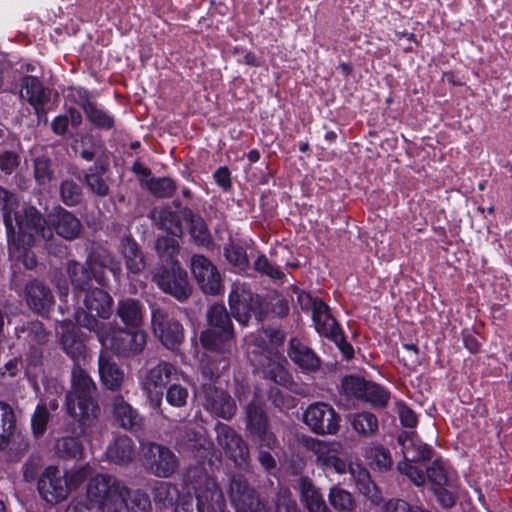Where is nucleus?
<instances>
[{
	"label": "nucleus",
	"instance_id": "59",
	"mask_svg": "<svg viewBox=\"0 0 512 512\" xmlns=\"http://www.w3.org/2000/svg\"><path fill=\"white\" fill-rule=\"evenodd\" d=\"M255 270L264 274L272 279L281 280L284 278V273L279 267L273 265L265 255L259 256L254 263Z\"/></svg>",
	"mask_w": 512,
	"mask_h": 512
},
{
	"label": "nucleus",
	"instance_id": "46",
	"mask_svg": "<svg viewBox=\"0 0 512 512\" xmlns=\"http://www.w3.org/2000/svg\"><path fill=\"white\" fill-rule=\"evenodd\" d=\"M141 185L158 198L170 197L176 190L175 182L169 177H151L143 179Z\"/></svg>",
	"mask_w": 512,
	"mask_h": 512
},
{
	"label": "nucleus",
	"instance_id": "62",
	"mask_svg": "<svg viewBox=\"0 0 512 512\" xmlns=\"http://www.w3.org/2000/svg\"><path fill=\"white\" fill-rule=\"evenodd\" d=\"M396 413L402 426L413 429L418 424L417 414L403 401L396 402Z\"/></svg>",
	"mask_w": 512,
	"mask_h": 512
},
{
	"label": "nucleus",
	"instance_id": "10",
	"mask_svg": "<svg viewBox=\"0 0 512 512\" xmlns=\"http://www.w3.org/2000/svg\"><path fill=\"white\" fill-rule=\"evenodd\" d=\"M200 342L202 346L215 354V359L208 360L207 363H212V367H219L220 372L227 369L229 366V358L235 350L234 332L224 330L219 332L214 329H207L200 335ZM206 364V362H203Z\"/></svg>",
	"mask_w": 512,
	"mask_h": 512
},
{
	"label": "nucleus",
	"instance_id": "48",
	"mask_svg": "<svg viewBox=\"0 0 512 512\" xmlns=\"http://www.w3.org/2000/svg\"><path fill=\"white\" fill-rule=\"evenodd\" d=\"M353 429L363 437L373 436L378 430V419L370 412H361L353 416Z\"/></svg>",
	"mask_w": 512,
	"mask_h": 512
},
{
	"label": "nucleus",
	"instance_id": "12",
	"mask_svg": "<svg viewBox=\"0 0 512 512\" xmlns=\"http://www.w3.org/2000/svg\"><path fill=\"white\" fill-rule=\"evenodd\" d=\"M297 301L302 310L311 311L314 327L320 336L329 338L340 329L329 306L320 298L302 291L298 293Z\"/></svg>",
	"mask_w": 512,
	"mask_h": 512
},
{
	"label": "nucleus",
	"instance_id": "16",
	"mask_svg": "<svg viewBox=\"0 0 512 512\" xmlns=\"http://www.w3.org/2000/svg\"><path fill=\"white\" fill-rule=\"evenodd\" d=\"M38 492L40 497L50 504H56L65 500L70 488L67 477L57 466H48L38 479Z\"/></svg>",
	"mask_w": 512,
	"mask_h": 512
},
{
	"label": "nucleus",
	"instance_id": "9",
	"mask_svg": "<svg viewBox=\"0 0 512 512\" xmlns=\"http://www.w3.org/2000/svg\"><path fill=\"white\" fill-rule=\"evenodd\" d=\"M305 447L315 455L316 465L323 471H334L337 474L347 472V464L340 458L344 450L341 442L308 438Z\"/></svg>",
	"mask_w": 512,
	"mask_h": 512
},
{
	"label": "nucleus",
	"instance_id": "15",
	"mask_svg": "<svg viewBox=\"0 0 512 512\" xmlns=\"http://www.w3.org/2000/svg\"><path fill=\"white\" fill-rule=\"evenodd\" d=\"M227 492L236 512H268L265 505L257 498L255 490L241 474L232 476Z\"/></svg>",
	"mask_w": 512,
	"mask_h": 512
},
{
	"label": "nucleus",
	"instance_id": "33",
	"mask_svg": "<svg viewBox=\"0 0 512 512\" xmlns=\"http://www.w3.org/2000/svg\"><path fill=\"white\" fill-rule=\"evenodd\" d=\"M135 455V444L127 435H120L113 439L106 449L107 458L117 464L126 465Z\"/></svg>",
	"mask_w": 512,
	"mask_h": 512
},
{
	"label": "nucleus",
	"instance_id": "60",
	"mask_svg": "<svg viewBox=\"0 0 512 512\" xmlns=\"http://www.w3.org/2000/svg\"><path fill=\"white\" fill-rule=\"evenodd\" d=\"M275 512H299L296 501L291 492L286 488H281L275 501Z\"/></svg>",
	"mask_w": 512,
	"mask_h": 512
},
{
	"label": "nucleus",
	"instance_id": "58",
	"mask_svg": "<svg viewBox=\"0 0 512 512\" xmlns=\"http://www.w3.org/2000/svg\"><path fill=\"white\" fill-rule=\"evenodd\" d=\"M9 247V254L12 258L17 259L20 261L25 268L27 269H33L37 265L36 256L33 252L30 251V248L32 246H28L24 244L23 242L19 243V248H17V251H11L10 245Z\"/></svg>",
	"mask_w": 512,
	"mask_h": 512
},
{
	"label": "nucleus",
	"instance_id": "25",
	"mask_svg": "<svg viewBox=\"0 0 512 512\" xmlns=\"http://www.w3.org/2000/svg\"><path fill=\"white\" fill-rule=\"evenodd\" d=\"M113 303V298L103 289L95 288L88 291L84 299V305L89 313H86L85 311L76 312V322L78 323L79 316L83 319V315H81L82 313L92 316L93 318L95 317L92 313H95L96 316L102 319H108L112 314Z\"/></svg>",
	"mask_w": 512,
	"mask_h": 512
},
{
	"label": "nucleus",
	"instance_id": "55",
	"mask_svg": "<svg viewBox=\"0 0 512 512\" xmlns=\"http://www.w3.org/2000/svg\"><path fill=\"white\" fill-rule=\"evenodd\" d=\"M426 477L435 487L449 486L450 477L447 465L441 460H435L426 471Z\"/></svg>",
	"mask_w": 512,
	"mask_h": 512
},
{
	"label": "nucleus",
	"instance_id": "7",
	"mask_svg": "<svg viewBox=\"0 0 512 512\" xmlns=\"http://www.w3.org/2000/svg\"><path fill=\"white\" fill-rule=\"evenodd\" d=\"M178 375L176 366L166 361H161L144 372L141 386L154 407L161 405L164 388L169 381L178 379Z\"/></svg>",
	"mask_w": 512,
	"mask_h": 512
},
{
	"label": "nucleus",
	"instance_id": "35",
	"mask_svg": "<svg viewBox=\"0 0 512 512\" xmlns=\"http://www.w3.org/2000/svg\"><path fill=\"white\" fill-rule=\"evenodd\" d=\"M21 98L27 100L36 110L42 108L48 101V95L35 76H25L21 79Z\"/></svg>",
	"mask_w": 512,
	"mask_h": 512
},
{
	"label": "nucleus",
	"instance_id": "47",
	"mask_svg": "<svg viewBox=\"0 0 512 512\" xmlns=\"http://www.w3.org/2000/svg\"><path fill=\"white\" fill-rule=\"evenodd\" d=\"M17 205L16 195L0 186V210L3 212V221L9 237L13 233L12 212H14Z\"/></svg>",
	"mask_w": 512,
	"mask_h": 512
},
{
	"label": "nucleus",
	"instance_id": "1",
	"mask_svg": "<svg viewBox=\"0 0 512 512\" xmlns=\"http://www.w3.org/2000/svg\"><path fill=\"white\" fill-rule=\"evenodd\" d=\"M127 486L111 475H97L88 484V498L99 511L121 512L126 506L128 512H151L150 498L146 493L135 491L130 495Z\"/></svg>",
	"mask_w": 512,
	"mask_h": 512
},
{
	"label": "nucleus",
	"instance_id": "20",
	"mask_svg": "<svg viewBox=\"0 0 512 512\" xmlns=\"http://www.w3.org/2000/svg\"><path fill=\"white\" fill-rule=\"evenodd\" d=\"M86 264L93 277L100 285H105L104 269H108L116 279L122 273L120 263L114 259L111 253L102 246H94L89 253Z\"/></svg>",
	"mask_w": 512,
	"mask_h": 512
},
{
	"label": "nucleus",
	"instance_id": "39",
	"mask_svg": "<svg viewBox=\"0 0 512 512\" xmlns=\"http://www.w3.org/2000/svg\"><path fill=\"white\" fill-rule=\"evenodd\" d=\"M96 389V384L88 373L78 364H75L71 372V390L67 392L66 396H94Z\"/></svg>",
	"mask_w": 512,
	"mask_h": 512
},
{
	"label": "nucleus",
	"instance_id": "5",
	"mask_svg": "<svg viewBox=\"0 0 512 512\" xmlns=\"http://www.w3.org/2000/svg\"><path fill=\"white\" fill-rule=\"evenodd\" d=\"M212 366V363L201 365V386L197 390V394L206 411L228 420L235 415L237 406L227 392L215 387L214 381L221 373L218 366Z\"/></svg>",
	"mask_w": 512,
	"mask_h": 512
},
{
	"label": "nucleus",
	"instance_id": "49",
	"mask_svg": "<svg viewBox=\"0 0 512 512\" xmlns=\"http://www.w3.org/2000/svg\"><path fill=\"white\" fill-rule=\"evenodd\" d=\"M55 449L61 458L77 459L83 455L82 443L76 437L66 436L58 439Z\"/></svg>",
	"mask_w": 512,
	"mask_h": 512
},
{
	"label": "nucleus",
	"instance_id": "36",
	"mask_svg": "<svg viewBox=\"0 0 512 512\" xmlns=\"http://www.w3.org/2000/svg\"><path fill=\"white\" fill-rule=\"evenodd\" d=\"M181 215L184 222L189 225V232L194 241L201 246L208 247L212 243V238L203 218L195 215L189 208H182Z\"/></svg>",
	"mask_w": 512,
	"mask_h": 512
},
{
	"label": "nucleus",
	"instance_id": "6",
	"mask_svg": "<svg viewBox=\"0 0 512 512\" xmlns=\"http://www.w3.org/2000/svg\"><path fill=\"white\" fill-rule=\"evenodd\" d=\"M140 454L144 467L157 477L168 478L179 467L178 457L166 446L153 442L141 443Z\"/></svg>",
	"mask_w": 512,
	"mask_h": 512
},
{
	"label": "nucleus",
	"instance_id": "8",
	"mask_svg": "<svg viewBox=\"0 0 512 512\" xmlns=\"http://www.w3.org/2000/svg\"><path fill=\"white\" fill-rule=\"evenodd\" d=\"M228 302L231 314L239 324L246 326L252 315L258 317L261 299L252 293L245 283L234 282L232 284Z\"/></svg>",
	"mask_w": 512,
	"mask_h": 512
},
{
	"label": "nucleus",
	"instance_id": "30",
	"mask_svg": "<svg viewBox=\"0 0 512 512\" xmlns=\"http://www.w3.org/2000/svg\"><path fill=\"white\" fill-rule=\"evenodd\" d=\"M112 413L119 425L128 430H137L142 425V417L121 395L112 400Z\"/></svg>",
	"mask_w": 512,
	"mask_h": 512
},
{
	"label": "nucleus",
	"instance_id": "18",
	"mask_svg": "<svg viewBox=\"0 0 512 512\" xmlns=\"http://www.w3.org/2000/svg\"><path fill=\"white\" fill-rule=\"evenodd\" d=\"M154 334L168 349H174L184 339L183 326L161 309L152 311Z\"/></svg>",
	"mask_w": 512,
	"mask_h": 512
},
{
	"label": "nucleus",
	"instance_id": "51",
	"mask_svg": "<svg viewBox=\"0 0 512 512\" xmlns=\"http://www.w3.org/2000/svg\"><path fill=\"white\" fill-rule=\"evenodd\" d=\"M366 457L370 460V465L380 471L389 470L393 463L390 452L382 446L371 447Z\"/></svg>",
	"mask_w": 512,
	"mask_h": 512
},
{
	"label": "nucleus",
	"instance_id": "31",
	"mask_svg": "<svg viewBox=\"0 0 512 512\" xmlns=\"http://www.w3.org/2000/svg\"><path fill=\"white\" fill-rule=\"evenodd\" d=\"M25 292L28 305L39 313L47 311L54 303L50 289L38 280L29 282Z\"/></svg>",
	"mask_w": 512,
	"mask_h": 512
},
{
	"label": "nucleus",
	"instance_id": "13",
	"mask_svg": "<svg viewBox=\"0 0 512 512\" xmlns=\"http://www.w3.org/2000/svg\"><path fill=\"white\" fill-rule=\"evenodd\" d=\"M153 279L161 290L179 301L186 300L192 292L188 274L180 267L178 261H172L169 267L161 268Z\"/></svg>",
	"mask_w": 512,
	"mask_h": 512
},
{
	"label": "nucleus",
	"instance_id": "44",
	"mask_svg": "<svg viewBox=\"0 0 512 512\" xmlns=\"http://www.w3.org/2000/svg\"><path fill=\"white\" fill-rule=\"evenodd\" d=\"M206 319L210 329L219 332L233 331V325L230 316L223 304H214L209 307L206 313Z\"/></svg>",
	"mask_w": 512,
	"mask_h": 512
},
{
	"label": "nucleus",
	"instance_id": "37",
	"mask_svg": "<svg viewBox=\"0 0 512 512\" xmlns=\"http://www.w3.org/2000/svg\"><path fill=\"white\" fill-rule=\"evenodd\" d=\"M153 500L158 508H171L175 512V507L185 496L181 495L178 487L169 482H158L152 491Z\"/></svg>",
	"mask_w": 512,
	"mask_h": 512
},
{
	"label": "nucleus",
	"instance_id": "61",
	"mask_svg": "<svg viewBox=\"0 0 512 512\" xmlns=\"http://www.w3.org/2000/svg\"><path fill=\"white\" fill-rule=\"evenodd\" d=\"M188 390L180 384H172L166 393L167 402L174 407H183L187 403Z\"/></svg>",
	"mask_w": 512,
	"mask_h": 512
},
{
	"label": "nucleus",
	"instance_id": "17",
	"mask_svg": "<svg viewBox=\"0 0 512 512\" xmlns=\"http://www.w3.org/2000/svg\"><path fill=\"white\" fill-rule=\"evenodd\" d=\"M217 442L225 454L239 466H246L249 459V448L240 434L230 426L218 423L215 427Z\"/></svg>",
	"mask_w": 512,
	"mask_h": 512
},
{
	"label": "nucleus",
	"instance_id": "38",
	"mask_svg": "<svg viewBox=\"0 0 512 512\" xmlns=\"http://www.w3.org/2000/svg\"><path fill=\"white\" fill-rule=\"evenodd\" d=\"M107 167L104 164H95L91 166L85 174V183L90 191L99 196L105 197L109 194L108 177H106Z\"/></svg>",
	"mask_w": 512,
	"mask_h": 512
},
{
	"label": "nucleus",
	"instance_id": "21",
	"mask_svg": "<svg viewBox=\"0 0 512 512\" xmlns=\"http://www.w3.org/2000/svg\"><path fill=\"white\" fill-rule=\"evenodd\" d=\"M67 413L81 425H89L97 417L100 409L94 396H66Z\"/></svg>",
	"mask_w": 512,
	"mask_h": 512
},
{
	"label": "nucleus",
	"instance_id": "22",
	"mask_svg": "<svg viewBox=\"0 0 512 512\" xmlns=\"http://www.w3.org/2000/svg\"><path fill=\"white\" fill-rule=\"evenodd\" d=\"M48 221L55 232L66 240H74L79 237L81 221L70 211L57 207L48 214Z\"/></svg>",
	"mask_w": 512,
	"mask_h": 512
},
{
	"label": "nucleus",
	"instance_id": "29",
	"mask_svg": "<svg viewBox=\"0 0 512 512\" xmlns=\"http://www.w3.org/2000/svg\"><path fill=\"white\" fill-rule=\"evenodd\" d=\"M289 357L303 371L314 372L320 369L321 360L317 354L300 340H290Z\"/></svg>",
	"mask_w": 512,
	"mask_h": 512
},
{
	"label": "nucleus",
	"instance_id": "45",
	"mask_svg": "<svg viewBox=\"0 0 512 512\" xmlns=\"http://www.w3.org/2000/svg\"><path fill=\"white\" fill-rule=\"evenodd\" d=\"M67 272L71 280V284L75 289L85 291L91 285V271L89 268L77 262L70 260L67 263Z\"/></svg>",
	"mask_w": 512,
	"mask_h": 512
},
{
	"label": "nucleus",
	"instance_id": "32",
	"mask_svg": "<svg viewBox=\"0 0 512 512\" xmlns=\"http://www.w3.org/2000/svg\"><path fill=\"white\" fill-rule=\"evenodd\" d=\"M126 269L133 274L140 273L145 268V259L142 250L131 236L122 238L119 245Z\"/></svg>",
	"mask_w": 512,
	"mask_h": 512
},
{
	"label": "nucleus",
	"instance_id": "63",
	"mask_svg": "<svg viewBox=\"0 0 512 512\" xmlns=\"http://www.w3.org/2000/svg\"><path fill=\"white\" fill-rule=\"evenodd\" d=\"M412 462L404 461L398 463V470L401 474L407 476L415 485L421 486L425 483L426 475L422 469L411 464Z\"/></svg>",
	"mask_w": 512,
	"mask_h": 512
},
{
	"label": "nucleus",
	"instance_id": "43",
	"mask_svg": "<svg viewBox=\"0 0 512 512\" xmlns=\"http://www.w3.org/2000/svg\"><path fill=\"white\" fill-rule=\"evenodd\" d=\"M245 413L246 430L251 436L269 427L267 415L260 403L251 401L246 406Z\"/></svg>",
	"mask_w": 512,
	"mask_h": 512
},
{
	"label": "nucleus",
	"instance_id": "53",
	"mask_svg": "<svg viewBox=\"0 0 512 512\" xmlns=\"http://www.w3.org/2000/svg\"><path fill=\"white\" fill-rule=\"evenodd\" d=\"M181 209L178 212L163 211L160 214L161 228L169 232L172 236H181L183 233Z\"/></svg>",
	"mask_w": 512,
	"mask_h": 512
},
{
	"label": "nucleus",
	"instance_id": "3",
	"mask_svg": "<svg viewBox=\"0 0 512 512\" xmlns=\"http://www.w3.org/2000/svg\"><path fill=\"white\" fill-rule=\"evenodd\" d=\"M78 324L96 333L104 351L110 350L118 356L129 357L141 353L146 345V334L140 330H128L104 323L82 313Z\"/></svg>",
	"mask_w": 512,
	"mask_h": 512
},
{
	"label": "nucleus",
	"instance_id": "23",
	"mask_svg": "<svg viewBox=\"0 0 512 512\" xmlns=\"http://www.w3.org/2000/svg\"><path fill=\"white\" fill-rule=\"evenodd\" d=\"M76 103L84 110L87 119L98 129L110 130L114 127V116L89 99L85 89L76 90Z\"/></svg>",
	"mask_w": 512,
	"mask_h": 512
},
{
	"label": "nucleus",
	"instance_id": "27",
	"mask_svg": "<svg viewBox=\"0 0 512 512\" xmlns=\"http://www.w3.org/2000/svg\"><path fill=\"white\" fill-rule=\"evenodd\" d=\"M348 471L358 491L371 503L378 505L382 501L381 492L371 480L368 470L360 464L351 463L348 466Z\"/></svg>",
	"mask_w": 512,
	"mask_h": 512
},
{
	"label": "nucleus",
	"instance_id": "26",
	"mask_svg": "<svg viewBox=\"0 0 512 512\" xmlns=\"http://www.w3.org/2000/svg\"><path fill=\"white\" fill-rule=\"evenodd\" d=\"M398 444L401 446V452L404 460L408 462H417L431 459V448L422 443L412 431H403L398 435Z\"/></svg>",
	"mask_w": 512,
	"mask_h": 512
},
{
	"label": "nucleus",
	"instance_id": "56",
	"mask_svg": "<svg viewBox=\"0 0 512 512\" xmlns=\"http://www.w3.org/2000/svg\"><path fill=\"white\" fill-rule=\"evenodd\" d=\"M50 420V413L45 404H38L31 418V426L34 436H42Z\"/></svg>",
	"mask_w": 512,
	"mask_h": 512
},
{
	"label": "nucleus",
	"instance_id": "2",
	"mask_svg": "<svg viewBox=\"0 0 512 512\" xmlns=\"http://www.w3.org/2000/svg\"><path fill=\"white\" fill-rule=\"evenodd\" d=\"M189 493L175 507V512H223L226 503L217 481L201 469L187 475Z\"/></svg>",
	"mask_w": 512,
	"mask_h": 512
},
{
	"label": "nucleus",
	"instance_id": "42",
	"mask_svg": "<svg viewBox=\"0 0 512 512\" xmlns=\"http://www.w3.org/2000/svg\"><path fill=\"white\" fill-rule=\"evenodd\" d=\"M17 332L18 338L23 339L29 347H42L49 338V332L40 321H31Z\"/></svg>",
	"mask_w": 512,
	"mask_h": 512
},
{
	"label": "nucleus",
	"instance_id": "24",
	"mask_svg": "<svg viewBox=\"0 0 512 512\" xmlns=\"http://www.w3.org/2000/svg\"><path fill=\"white\" fill-rule=\"evenodd\" d=\"M56 329L61 333L60 343L66 354L75 362L83 358L86 346L76 326L70 320H63Z\"/></svg>",
	"mask_w": 512,
	"mask_h": 512
},
{
	"label": "nucleus",
	"instance_id": "54",
	"mask_svg": "<svg viewBox=\"0 0 512 512\" xmlns=\"http://www.w3.org/2000/svg\"><path fill=\"white\" fill-rule=\"evenodd\" d=\"M60 197L67 206H75L81 202L82 188L74 180H64L60 185Z\"/></svg>",
	"mask_w": 512,
	"mask_h": 512
},
{
	"label": "nucleus",
	"instance_id": "64",
	"mask_svg": "<svg viewBox=\"0 0 512 512\" xmlns=\"http://www.w3.org/2000/svg\"><path fill=\"white\" fill-rule=\"evenodd\" d=\"M20 164V156L15 151L5 150L0 152V170L6 175H11Z\"/></svg>",
	"mask_w": 512,
	"mask_h": 512
},
{
	"label": "nucleus",
	"instance_id": "19",
	"mask_svg": "<svg viewBox=\"0 0 512 512\" xmlns=\"http://www.w3.org/2000/svg\"><path fill=\"white\" fill-rule=\"evenodd\" d=\"M192 273L205 294L217 295L222 291V281L216 266L203 255L191 258Z\"/></svg>",
	"mask_w": 512,
	"mask_h": 512
},
{
	"label": "nucleus",
	"instance_id": "34",
	"mask_svg": "<svg viewBox=\"0 0 512 512\" xmlns=\"http://www.w3.org/2000/svg\"><path fill=\"white\" fill-rule=\"evenodd\" d=\"M298 489L301 501L304 503L308 512H330L319 489L315 487L309 478H300L298 481Z\"/></svg>",
	"mask_w": 512,
	"mask_h": 512
},
{
	"label": "nucleus",
	"instance_id": "50",
	"mask_svg": "<svg viewBox=\"0 0 512 512\" xmlns=\"http://www.w3.org/2000/svg\"><path fill=\"white\" fill-rule=\"evenodd\" d=\"M176 236H164L157 239L156 250L163 262L172 263L179 251V243Z\"/></svg>",
	"mask_w": 512,
	"mask_h": 512
},
{
	"label": "nucleus",
	"instance_id": "40",
	"mask_svg": "<svg viewBox=\"0 0 512 512\" xmlns=\"http://www.w3.org/2000/svg\"><path fill=\"white\" fill-rule=\"evenodd\" d=\"M117 315L127 326L137 327L143 320V306L138 300L127 298L117 305Z\"/></svg>",
	"mask_w": 512,
	"mask_h": 512
},
{
	"label": "nucleus",
	"instance_id": "57",
	"mask_svg": "<svg viewBox=\"0 0 512 512\" xmlns=\"http://www.w3.org/2000/svg\"><path fill=\"white\" fill-rule=\"evenodd\" d=\"M34 177L39 185H46L52 179L50 160L46 157H37L34 160Z\"/></svg>",
	"mask_w": 512,
	"mask_h": 512
},
{
	"label": "nucleus",
	"instance_id": "11",
	"mask_svg": "<svg viewBox=\"0 0 512 512\" xmlns=\"http://www.w3.org/2000/svg\"><path fill=\"white\" fill-rule=\"evenodd\" d=\"M303 421L315 434L335 435L339 431L341 417L331 405L315 402L304 411Z\"/></svg>",
	"mask_w": 512,
	"mask_h": 512
},
{
	"label": "nucleus",
	"instance_id": "14",
	"mask_svg": "<svg viewBox=\"0 0 512 512\" xmlns=\"http://www.w3.org/2000/svg\"><path fill=\"white\" fill-rule=\"evenodd\" d=\"M342 388L348 396L368 402L375 407H385L390 398L389 392L382 386L356 376L345 377Z\"/></svg>",
	"mask_w": 512,
	"mask_h": 512
},
{
	"label": "nucleus",
	"instance_id": "41",
	"mask_svg": "<svg viewBox=\"0 0 512 512\" xmlns=\"http://www.w3.org/2000/svg\"><path fill=\"white\" fill-rule=\"evenodd\" d=\"M16 429V418L13 408L0 402V451L6 449Z\"/></svg>",
	"mask_w": 512,
	"mask_h": 512
},
{
	"label": "nucleus",
	"instance_id": "52",
	"mask_svg": "<svg viewBox=\"0 0 512 512\" xmlns=\"http://www.w3.org/2000/svg\"><path fill=\"white\" fill-rule=\"evenodd\" d=\"M328 497L330 504L337 510L352 511L355 508L352 495L340 487H332Z\"/></svg>",
	"mask_w": 512,
	"mask_h": 512
},
{
	"label": "nucleus",
	"instance_id": "4",
	"mask_svg": "<svg viewBox=\"0 0 512 512\" xmlns=\"http://www.w3.org/2000/svg\"><path fill=\"white\" fill-rule=\"evenodd\" d=\"M13 219L16 227L13 225V233L10 237L7 235L11 251H17L20 242L33 246L37 237L45 241L53 239L52 228L47 225V220L36 207L24 205L14 212Z\"/></svg>",
	"mask_w": 512,
	"mask_h": 512
},
{
	"label": "nucleus",
	"instance_id": "28",
	"mask_svg": "<svg viewBox=\"0 0 512 512\" xmlns=\"http://www.w3.org/2000/svg\"><path fill=\"white\" fill-rule=\"evenodd\" d=\"M98 369L102 384L109 390H117L124 380V372L113 361L107 351L102 350L98 359Z\"/></svg>",
	"mask_w": 512,
	"mask_h": 512
}]
</instances>
